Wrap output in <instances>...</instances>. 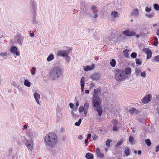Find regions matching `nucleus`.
Listing matches in <instances>:
<instances>
[{
	"mask_svg": "<svg viewBox=\"0 0 159 159\" xmlns=\"http://www.w3.org/2000/svg\"><path fill=\"white\" fill-rule=\"evenodd\" d=\"M145 142L146 144L148 146H150L151 145V142L149 139H146L145 141Z\"/></svg>",
	"mask_w": 159,
	"mask_h": 159,
	"instance_id": "c756f323",
	"label": "nucleus"
},
{
	"mask_svg": "<svg viewBox=\"0 0 159 159\" xmlns=\"http://www.w3.org/2000/svg\"><path fill=\"white\" fill-rule=\"evenodd\" d=\"M94 65L92 64L91 66H87L84 68V70L85 71H87L89 70H91L94 69Z\"/></svg>",
	"mask_w": 159,
	"mask_h": 159,
	"instance_id": "f8f14e48",
	"label": "nucleus"
},
{
	"mask_svg": "<svg viewBox=\"0 0 159 159\" xmlns=\"http://www.w3.org/2000/svg\"><path fill=\"white\" fill-rule=\"evenodd\" d=\"M158 44V41H155V42L153 43V44L155 46H157V45Z\"/></svg>",
	"mask_w": 159,
	"mask_h": 159,
	"instance_id": "6e6d98bb",
	"label": "nucleus"
},
{
	"mask_svg": "<svg viewBox=\"0 0 159 159\" xmlns=\"http://www.w3.org/2000/svg\"><path fill=\"white\" fill-rule=\"evenodd\" d=\"M24 39L23 36L21 35L17 36L15 38V43L22 46Z\"/></svg>",
	"mask_w": 159,
	"mask_h": 159,
	"instance_id": "6e6552de",
	"label": "nucleus"
},
{
	"mask_svg": "<svg viewBox=\"0 0 159 159\" xmlns=\"http://www.w3.org/2000/svg\"><path fill=\"white\" fill-rule=\"evenodd\" d=\"M141 72V70L140 68H136L135 69V73L136 75H139Z\"/></svg>",
	"mask_w": 159,
	"mask_h": 159,
	"instance_id": "cd10ccee",
	"label": "nucleus"
},
{
	"mask_svg": "<svg viewBox=\"0 0 159 159\" xmlns=\"http://www.w3.org/2000/svg\"><path fill=\"white\" fill-rule=\"evenodd\" d=\"M110 64L112 67H114L116 66V61L114 59H112L110 62Z\"/></svg>",
	"mask_w": 159,
	"mask_h": 159,
	"instance_id": "b1692460",
	"label": "nucleus"
},
{
	"mask_svg": "<svg viewBox=\"0 0 159 159\" xmlns=\"http://www.w3.org/2000/svg\"><path fill=\"white\" fill-rule=\"evenodd\" d=\"M156 35L159 36V29L157 30Z\"/></svg>",
	"mask_w": 159,
	"mask_h": 159,
	"instance_id": "bf43d9fd",
	"label": "nucleus"
},
{
	"mask_svg": "<svg viewBox=\"0 0 159 159\" xmlns=\"http://www.w3.org/2000/svg\"><path fill=\"white\" fill-rule=\"evenodd\" d=\"M80 123H79L78 122H76L75 123V125L76 126H79L80 125Z\"/></svg>",
	"mask_w": 159,
	"mask_h": 159,
	"instance_id": "864d4df0",
	"label": "nucleus"
},
{
	"mask_svg": "<svg viewBox=\"0 0 159 159\" xmlns=\"http://www.w3.org/2000/svg\"><path fill=\"white\" fill-rule=\"evenodd\" d=\"M143 52L147 54V59H148L151 58L152 56V52L148 48H145L143 49Z\"/></svg>",
	"mask_w": 159,
	"mask_h": 159,
	"instance_id": "9d476101",
	"label": "nucleus"
},
{
	"mask_svg": "<svg viewBox=\"0 0 159 159\" xmlns=\"http://www.w3.org/2000/svg\"><path fill=\"white\" fill-rule=\"evenodd\" d=\"M44 140L47 146L53 148L56 145L58 141V138L55 133L50 132L45 136Z\"/></svg>",
	"mask_w": 159,
	"mask_h": 159,
	"instance_id": "f257e3e1",
	"label": "nucleus"
},
{
	"mask_svg": "<svg viewBox=\"0 0 159 159\" xmlns=\"http://www.w3.org/2000/svg\"><path fill=\"white\" fill-rule=\"evenodd\" d=\"M21 139H23V142H24L28 149L30 151H32L33 148V141L32 140H30L29 141L24 137H22Z\"/></svg>",
	"mask_w": 159,
	"mask_h": 159,
	"instance_id": "39448f33",
	"label": "nucleus"
},
{
	"mask_svg": "<svg viewBox=\"0 0 159 159\" xmlns=\"http://www.w3.org/2000/svg\"><path fill=\"white\" fill-rule=\"evenodd\" d=\"M98 12V11L97 10H95L93 11V13L94 14V18H96L98 17V14L97 13Z\"/></svg>",
	"mask_w": 159,
	"mask_h": 159,
	"instance_id": "79ce46f5",
	"label": "nucleus"
},
{
	"mask_svg": "<svg viewBox=\"0 0 159 159\" xmlns=\"http://www.w3.org/2000/svg\"><path fill=\"white\" fill-rule=\"evenodd\" d=\"M125 73L124 70L116 69L115 77L117 81H121L125 79Z\"/></svg>",
	"mask_w": 159,
	"mask_h": 159,
	"instance_id": "20e7f679",
	"label": "nucleus"
},
{
	"mask_svg": "<svg viewBox=\"0 0 159 159\" xmlns=\"http://www.w3.org/2000/svg\"><path fill=\"white\" fill-rule=\"evenodd\" d=\"M96 6L95 5H94L92 6L91 7V9L92 10H94L95 9H96Z\"/></svg>",
	"mask_w": 159,
	"mask_h": 159,
	"instance_id": "603ef678",
	"label": "nucleus"
},
{
	"mask_svg": "<svg viewBox=\"0 0 159 159\" xmlns=\"http://www.w3.org/2000/svg\"><path fill=\"white\" fill-rule=\"evenodd\" d=\"M131 69L129 67H127L125 68V73L126 75H129L131 73Z\"/></svg>",
	"mask_w": 159,
	"mask_h": 159,
	"instance_id": "6ab92c4d",
	"label": "nucleus"
},
{
	"mask_svg": "<svg viewBox=\"0 0 159 159\" xmlns=\"http://www.w3.org/2000/svg\"><path fill=\"white\" fill-rule=\"evenodd\" d=\"M66 61L67 62L69 63L70 61V57L68 55L66 56Z\"/></svg>",
	"mask_w": 159,
	"mask_h": 159,
	"instance_id": "a19ab883",
	"label": "nucleus"
},
{
	"mask_svg": "<svg viewBox=\"0 0 159 159\" xmlns=\"http://www.w3.org/2000/svg\"><path fill=\"white\" fill-rule=\"evenodd\" d=\"M0 56L2 57H4L5 56H7V53L6 52H2L0 54Z\"/></svg>",
	"mask_w": 159,
	"mask_h": 159,
	"instance_id": "49530a36",
	"label": "nucleus"
},
{
	"mask_svg": "<svg viewBox=\"0 0 159 159\" xmlns=\"http://www.w3.org/2000/svg\"><path fill=\"white\" fill-rule=\"evenodd\" d=\"M10 51L11 53L15 54L16 56L20 55V52L18 51V48L16 46L11 47L10 48Z\"/></svg>",
	"mask_w": 159,
	"mask_h": 159,
	"instance_id": "1a4fd4ad",
	"label": "nucleus"
},
{
	"mask_svg": "<svg viewBox=\"0 0 159 159\" xmlns=\"http://www.w3.org/2000/svg\"><path fill=\"white\" fill-rule=\"evenodd\" d=\"M34 34L33 33H30V36L31 37H33L34 36Z\"/></svg>",
	"mask_w": 159,
	"mask_h": 159,
	"instance_id": "052dcab7",
	"label": "nucleus"
},
{
	"mask_svg": "<svg viewBox=\"0 0 159 159\" xmlns=\"http://www.w3.org/2000/svg\"><path fill=\"white\" fill-rule=\"evenodd\" d=\"M61 69L57 66L52 68L50 72L49 76L52 80H57L61 75Z\"/></svg>",
	"mask_w": 159,
	"mask_h": 159,
	"instance_id": "7ed1b4c3",
	"label": "nucleus"
},
{
	"mask_svg": "<svg viewBox=\"0 0 159 159\" xmlns=\"http://www.w3.org/2000/svg\"><path fill=\"white\" fill-rule=\"evenodd\" d=\"M136 110V109L134 108H132L129 110V112L131 114H133Z\"/></svg>",
	"mask_w": 159,
	"mask_h": 159,
	"instance_id": "c9c22d12",
	"label": "nucleus"
},
{
	"mask_svg": "<svg viewBox=\"0 0 159 159\" xmlns=\"http://www.w3.org/2000/svg\"><path fill=\"white\" fill-rule=\"evenodd\" d=\"M35 71L34 70H31V74L33 75H34L35 74Z\"/></svg>",
	"mask_w": 159,
	"mask_h": 159,
	"instance_id": "338daca9",
	"label": "nucleus"
},
{
	"mask_svg": "<svg viewBox=\"0 0 159 159\" xmlns=\"http://www.w3.org/2000/svg\"><path fill=\"white\" fill-rule=\"evenodd\" d=\"M152 97V96L151 94L147 95L141 100L142 103L144 104L148 103L151 101Z\"/></svg>",
	"mask_w": 159,
	"mask_h": 159,
	"instance_id": "423d86ee",
	"label": "nucleus"
},
{
	"mask_svg": "<svg viewBox=\"0 0 159 159\" xmlns=\"http://www.w3.org/2000/svg\"><path fill=\"white\" fill-rule=\"evenodd\" d=\"M118 13L116 11H113L111 13V15L114 18H116L117 16Z\"/></svg>",
	"mask_w": 159,
	"mask_h": 159,
	"instance_id": "473e14b6",
	"label": "nucleus"
},
{
	"mask_svg": "<svg viewBox=\"0 0 159 159\" xmlns=\"http://www.w3.org/2000/svg\"><path fill=\"white\" fill-rule=\"evenodd\" d=\"M30 83L27 80H25L24 82V84L27 87H30Z\"/></svg>",
	"mask_w": 159,
	"mask_h": 159,
	"instance_id": "393cba45",
	"label": "nucleus"
},
{
	"mask_svg": "<svg viewBox=\"0 0 159 159\" xmlns=\"http://www.w3.org/2000/svg\"><path fill=\"white\" fill-rule=\"evenodd\" d=\"M54 58V56L52 54H51L48 56L47 58L48 61H50L53 60Z\"/></svg>",
	"mask_w": 159,
	"mask_h": 159,
	"instance_id": "a211bd4d",
	"label": "nucleus"
},
{
	"mask_svg": "<svg viewBox=\"0 0 159 159\" xmlns=\"http://www.w3.org/2000/svg\"><path fill=\"white\" fill-rule=\"evenodd\" d=\"M101 89L100 88L98 89H94V93L98 95L101 93Z\"/></svg>",
	"mask_w": 159,
	"mask_h": 159,
	"instance_id": "bb28decb",
	"label": "nucleus"
},
{
	"mask_svg": "<svg viewBox=\"0 0 159 159\" xmlns=\"http://www.w3.org/2000/svg\"><path fill=\"white\" fill-rule=\"evenodd\" d=\"M123 52L125 54V57L127 58H129V54L128 53L129 50L128 49L124 50Z\"/></svg>",
	"mask_w": 159,
	"mask_h": 159,
	"instance_id": "aec40b11",
	"label": "nucleus"
},
{
	"mask_svg": "<svg viewBox=\"0 0 159 159\" xmlns=\"http://www.w3.org/2000/svg\"><path fill=\"white\" fill-rule=\"evenodd\" d=\"M92 137H93V139L94 140H95L96 139H97L98 138V137L97 136H96V135L95 134L93 135L92 136Z\"/></svg>",
	"mask_w": 159,
	"mask_h": 159,
	"instance_id": "3c124183",
	"label": "nucleus"
},
{
	"mask_svg": "<svg viewBox=\"0 0 159 159\" xmlns=\"http://www.w3.org/2000/svg\"><path fill=\"white\" fill-rule=\"evenodd\" d=\"M85 84L84 78L83 77L81 78L80 80V86L81 88L84 87Z\"/></svg>",
	"mask_w": 159,
	"mask_h": 159,
	"instance_id": "412c9836",
	"label": "nucleus"
},
{
	"mask_svg": "<svg viewBox=\"0 0 159 159\" xmlns=\"http://www.w3.org/2000/svg\"><path fill=\"white\" fill-rule=\"evenodd\" d=\"M137 54L135 52H132L131 55V57L133 58H136Z\"/></svg>",
	"mask_w": 159,
	"mask_h": 159,
	"instance_id": "f704fd0d",
	"label": "nucleus"
},
{
	"mask_svg": "<svg viewBox=\"0 0 159 159\" xmlns=\"http://www.w3.org/2000/svg\"><path fill=\"white\" fill-rule=\"evenodd\" d=\"M125 155L126 156H127L129 155L130 154V149L129 148L127 147L125 149Z\"/></svg>",
	"mask_w": 159,
	"mask_h": 159,
	"instance_id": "4be33fe9",
	"label": "nucleus"
},
{
	"mask_svg": "<svg viewBox=\"0 0 159 159\" xmlns=\"http://www.w3.org/2000/svg\"><path fill=\"white\" fill-rule=\"evenodd\" d=\"M69 105L70 106V107L71 109L73 108L74 107V104H73V103H70V104H69Z\"/></svg>",
	"mask_w": 159,
	"mask_h": 159,
	"instance_id": "8fccbe9b",
	"label": "nucleus"
},
{
	"mask_svg": "<svg viewBox=\"0 0 159 159\" xmlns=\"http://www.w3.org/2000/svg\"><path fill=\"white\" fill-rule=\"evenodd\" d=\"M139 14V11L138 9H135L133 10L131 13V15L135 16H137Z\"/></svg>",
	"mask_w": 159,
	"mask_h": 159,
	"instance_id": "ddd939ff",
	"label": "nucleus"
},
{
	"mask_svg": "<svg viewBox=\"0 0 159 159\" xmlns=\"http://www.w3.org/2000/svg\"><path fill=\"white\" fill-rule=\"evenodd\" d=\"M136 63L138 65H141L142 64L141 61L138 58H136L135 59Z\"/></svg>",
	"mask_w": 159,
	"mask_h": 159,
	"instance_id": "e433bc0d",
	"label": "nucleus"
},
{
	"mask_svg": "<svg viewBox=\"0 0 159 159\" xmlns=\"http://www.w3.org/2000/svg\"><path fill=\"white\" fill-rule=\"evenodd\" d=\"M79 111L80 113L84 111V109L83 106L80 107L79 109Z\"/></svg>",
	"mask_w": 159,
	"mask_h": 159,
	"instance_id": "4c0bfd02",
	"label": "nucleus"
},
{
	"mask_svg": "<svg viewBox=\"0 0 159 159\" xmlns=\"http://www.w3.org/2000/svg\"><path fill=\"white\" fill-rule=\"evenodd\" d=\"M85 157L87 159H93V154L90 152H88L86 154Z\"/></svg>",
	"mask_w": 159,
	"mask_h": 159,
	"instance_id": "2eb2a0df",
	"label": "nucleus"
},
{
	"mask_svg": "<svg viewBox=\"0 0 159 159\" xmlns=\"http://www.w3.org/2000/svg\"><path fill=\"white\" fill-rule=\"evenodd\" d=\"M151 8H148L147 7H146L145 8V10L146 12H149L151 11Z\"/></svg>",
	"mask_w": 159,
	"mask_h": 159,
	"instance_id": "c03bdc74",
	"label": "nucleus"
},
{
	"mask_svg": "<svg viewBox=\"0 0 159 159\" xmlns=\"http://www.w3.org/2000/svg\"><path fill=\"white\" fill-rule=\"evenodd\" d=\"M84 113L85 115V116H86V115L87 113V112H88V110H84Z\"/></svg>",
	"mask_w": 159,
	"mask_h": 159,
	"instance_id": "13d9d810",
	"label": "nucleus"
},
{
	"mask_svg": "<svg viewBox=\"0 0 159 159\" xmlns=\"http://www.w3.org/2000/svg\"><path fill=\"white\" fill-rule=\"evenodd\" d=\"M159 151V144L155 148V151L156 152H157L158 151Z\"/></svg>",
	"mask_w": 159,
	"mask_h": 159,
	"instance_id": "09e8293b",
	"label": "nucleus"
},
{
	"mask_svg": "<svg viewBox=\"0 0 159 159\" xmlns=\"http://www.w3.org/2000/svg\"><path fill=\"white\" fill-rule=\"evenodd\" d=\"M88 139H85V140L84 141L85 143V144H86V143H88Z\"/></svg>",
	"mask_w": 159,
	"mask_h": 159,
	"instance_id": "69168bd1",
	"label": "nucleus"
},
{
	"mask_svg": "<svg viewBox=\"0 0 159 159\" xmlns=\"http://www.w3.org/2000/svg\"><path fill=\"white\" fill-rule=\"evenodd\" d=\"M153 39L155 41H158V39L157 37H154Z\"/></svg>",
	"mask_w": 159,
	"mask_h": 159,
	"instance_id": "0e129e2a",
	"label": "nucleus"
},
{
	"mask_svg": "<svg viewBox=\"0 0 159 159\" xmlns=\"http://www.w3.org/2000/svg\"><path fill=\"white\" fill-rule=\"evenodd\" d=\"M154 8L155 10L158 11L159 10V5L157 3H155L153 5Z\"/></svg>",
	"mask_w": 159,
	"mask_h": 159,
	"instance_id": "72a5a7b5",
	"label": "nucleus"
},
{
	"mask_svg": "<svg viewBox=\"0 0 159 159\" xmlns=\"http://www.w3.org/2000/svg\"><path fill=\"white\" fill-rule=\"evenodd\" d=\"M137 153L139 155H140L142 154V152L141 150H139L138 151Z\"/></svg>",
	"mask_w": 159,
	"mask_h": 159,
	"instance_id": "680f3d73",
	"label": "nucleus"
},
{
	"mask_svg": "<svg viewBox=\"0 0 159 159\" xmlns=\"http://www.w3.org/2000/svg\"><path fill=\"white\" fill-rule=\"evenodd\" d=\"M123 142V139H121L120 141L117 142L116 145V147H118L120 145H121L122 144Z\"/></svg>",
	"mask_w": 159,
	"mask_h": 159,
	"instance_id": "2f4dec72",
	"label": "nucleus"
},
{
	"mask_svg": "<svg viewBox=\"0 0 159 159\" xmlns=\"http://www.w3.org/2000/svg\"><path fill=\"white\" fill-rule=\"evenodd\" d=\"M69 53V50H61L58 51L57 52V55L58 56L66 57L68 55Z\"/></svg>",
	"mask_w": 159,
	"mask_h": 159,
	"instance_id": "0eeeda50",
	"label": "nucleus"
},
{
	"mask_svg": "<svg viewBox=\"0 0 159 159\" xmlns=\"http://www.w3.org/2000/svg\"><path fill=\"white\" fill-rule=\"evenodd\" d=\"M157 113L159 114V106L157 108Z\"/></svg>",
	"mask_w": 159,
	"mask_h": 159,
	"instance_id": "774afa93",
	"label": "nucleus"
},
{
	"mask_svg": "<svg viewBox=\"0 0 159 159\" xmlns=\"http://www.w3.org/2000/svg\"><path fill=\"white\" fill-rule=\"evenodd\" d=\"M34 96L35 100H37L40 98V96L39 94L38 93H35L34 94Z\"/></svg>",
	"mask_w": 159,
	"mask_h": 159,
	"instance_id": "7c9ffc66",
	"label": "nucleus"
},
{
	"mask_svg": "<svg viewBox=\"0 0 159 159\" xmlns=\"http://www.w3.org/2000/svg\"><path fill=\"white\" fill-rule=\"evenodd\" d=\"M12 159H18L17 154L16 153L14 154Z\"/></svg>",
	"mask_w": 159,
	"mask_h": 159,
	"instance_id": "37998d69",
	"label": "nucleus"
},
{
	"mask_svg": "<svg viewBox=\"0 0 159 159\" xmlns=\"http://www.w3.org/2000/svg\"><path fill=\"white\" fill-rule=\"evenodd\" d=\"M117 123V120H116L113 119L112 124V125H113V129H118V127L116 125Z\"/></svg>",
	"mask_w": 159,
	"mask_h": 159,
	"instance_id": "f3484780",
	"label": "nucleus"
},
{
	"mask_svg": "<svg viewBox=\"0 0 159 159\" xmlns=\"http://www.w3.org/2000/svg\"><path fill=\"white\" fill-rule=\"evenodd\" d=\"M89 104L88 102H86L84 103V107H83L84 110H88L89 107Z\"/></svg>",
	"mask_w": 159,
	"mask_h": 159,
	"instance_id": "c85d7f7f",
	"label": "nucleus"
},
{
	"mask_svg": "<svg viewBox=\"0 0 159 159\" xmlns=\"http://www.w3.org/2000/svg\"><path fill=\"white\" fill-rule=\"evenodd\" d=\"M141 76L142 77H145L146 76V73L144 72H142L141 73Z\"/></svg>",
	"mask_w": 159,
	"mask_h": 159,
	"instance_id": "de8ad7c7",
	"label": "nucleus"
},
{
	"mask_svg": "<svg viewBox=\"0 0 159 159\" xmlns=\"http://www.w3.org/2000/svg\"><path fill=\"white\" fill-rule=\"evenodd\" d=\"M92 102L93 107L96 108L94 110L98 113V115L101 116L102 113V108L100 106L102 102V100L97 96L93 95Z\"/></svg>",
	"mask_w": 159,
	"mask_h": 159,
	"instance_id": "f03ea898",
	"label": "nucleus"
},
{
	"mask_svg": "<svg viewBox=\"0 0 159 159\" xmlns=\"http://www.w3.org/2000/svg\"><path fill=\"white\" fill-rule=\"evenodd\" d=\"M129 141L132 144H135V142L134 140V139L133 137L130 136L129 138Z\"/></svg>",
	"mask_w": 159,
	"mask_h": 159,
	"instance_id": "a878e982",
	"label": "nucleus"
},
{
	"mask_svg": "<svg viewBox=\"0 0 159 159\" xmlns=\"http://www.w3.org/2000/svg\"><path fill=\"white\" fill-rule=\"evenodd\" d=\"M91 78H92L93 80H97L99 78V74L98 73H95L93 75L91 76Z\"/></svg>",
	"mask_w": 159,
	"mask_h": 159,
	"instance_id": "4468645a",
	"label": "nucleus"
},
{
	"mask_svg": "<svg viewBox=\"0 0 159 159\" xmlns=\"http://www.w3.org/2000/svg\"><path fill=\"white\" fill-rule=\"evenodd\" d=\"M112 141L111 139H107L106 143V145L108 147H110V143L111 142H112Z\"/></svg>",
	"mask_w": 159,
	"mask_h": 159,
	"instance_id": "58836bf2",
	"label": "nucleus"
},
{
	"mask_svg": "<svg viewBox=\"0 0 159 159\" xmlns=\"http://www.w3.org/2000/svg\"><path fill=\"white\" fill-rule=\"evenodd\" d=\"M124 34L126 36L130 37L135 35V32L134 31L127 30L123 32Z\"/></svg>",
	"mask_w": 159,
	"mask_h": 159,
	"instance_id": "9b49d317",
	"label": "nucleus"
},
{
	"mask_svg": "<svg viewBox=\"0 0 159 159\" xmlns=\"http://www.w3.org/2000/svg\"><path fill=\"white\" fill-rule=\"evenodd\" d=\"M91 134H88L87 137V139H90L91 138Z\"/></svg>",
	"mask_w": 159,
	"mask_h": 159,
	"instance_id": "5fc2aeb1",
	"label": "nucleus"
},
{
	"mask_svg": "<svg viewBox=\"0 0 159 159\" xmlns=\"http://www.w3.org/2000/svg\"><path fill=\"white\" fill-rule=\"evenodd\" d=\"M78 139H83V137L82 135H80L78 137Z\"/></svg>",
	"mask_w": 159,
	"mask_h": 159,
	"instance_id": "e2e57ef3",
	"label": "nucleus"
},
{
	"mask_svg": "<svg viewBox=\"0 0 159 159\" xmlns=\"http://www.w3.org/2000/svg\"><path fill=\"white\" fill-rule=\"evenodd\" d=\"M79 102L77 101H76V103H75V106L76 107H78L79 106Z\"/></svg>",
	"mask_w": 159,
	"mask_h": 159,
	"instance_id": "4d7b16f0",
	"label": "nucleus"
},
{
	"mask_svg": "<svg viewBox=\"0 0 159 159\" xmlns=\"http://www.w3.org/2000/svg\"><path fill=\"white\" fill-rule=\"evenodd\" d=\"M96 153L97 156L99 157L100 158H102L104 157V155L103 153H101L99 150Z\"/></svg>",
	"mask_w": 159,
	"mask_h": 159,
	"instance_id": "5701e85b",
	"label": "nucleus"
},
{
	"mask_svg": "<svg viewBox=\"0 0 159 159\" xmlns=\"http://www.w3.org/2000/svg\"><path fill=\"white\" fill-rule=\"evenodd\" d=\"M154 15V14L153 13H150V14H149V15H147V14H146L145 15L146 16V17H148V18H151L152 17H153Z\"/></svg>",
	"mask_w": 159,
	"mask_h": 159,
	"instance_id": "ea45409f",
	"label": "nucleus"
},
{
	"mask_svg": "<svg viewBox=\"0 0 159 159\" xmlns=\"http://www.w3.org/2000/svg\"><path fill=\"white\" fill-rule=\"evenodd\" d=\"M30 5L34 11H35L36 5L35 4V1L34 0H30Z\"/></svg>",
	"mask_w": 159,
	"mask_h": 159,
	"instance_id": "dca6fc26",
	"label": "nucleus"
},
{
	"mask_svg": "<svg viewBox=\"0 0 159 159\" xmlns=\"http://www.w3.org/2000/svg\"><path fill=\"white\" fill-rule=\"evenodd\" d=\"M154 60L156 61H159V55H157L155 57Z\"/></svg>",
	"mask_w": 159,
	"mask_h": 159,
	"instance_id": "a18cd8bd",
	"label": "nucleus"
}]
</instances>
